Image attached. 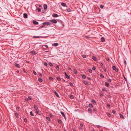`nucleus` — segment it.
Returning <instances> with one entry per match:
<instances>
[{
    "instance_id": "nucleus-5",
    "label": "nucleus",
    "mask_w": 131,
    "mask_h": 131,
    "mask_svg": "<svg viewBox=\"0 0 131 131\" xmlns=\"http://www.w3.org/2000/svg\"><path fill=\"white\" fill-rule=\"evenodd\" d=\"M24 17L25 18H27L28 17V15L26 13H25L24 14H23Z\"/></svg>"
},
{
    "instance_id": "nucleus-51",
    "label": "nucleus",
    "mask_w": 131,
    "mask_h": 131,
    "mask_svg": "<svg viewBox=\"0 0 131 131\" xmlns=\"http://www.w3.org/2000/svg\"><path fill=\"white\" fill-rule=\"evenodd\" d=\"M25 100L26 101H28V98H26L25 99Z\"/></svg>"
},
{
    "instance_id": "nucleus-23",
    "label": "nucleus",
    "mask_w": 131,
    "mask_h": 131,
    "mask_svg": "<svg viewBox=\"0 0 131 131\" xmlns=\"http://www.w3.org/2000/svg\"><path fill=\"white\" fill-rule=\"evenodd\" d=\"M89 106L91 108H92L93 107V105L91 104H89Z\"/></svg>"
},
{
    "instance_id": "nucleus-45",
    "label": "nucleus",
    "mask_w": 131,
    "mask_h": 131,
    "mask_svg": "<svg viewBox=\"0 0 131 131\" xmlns=\"http://www.w3.org/2000/svg\"><path fill=\"white\" fill-rule=\"evenodd\" d=\"M33 73L35 75H36L37 74L36 73L35 71H33Z\"/></svg>"
},
{
    "instance_id": "nucleus-29",
    "label": "nucleus",
    "mask_w": 131,
    "mask_h": 131,
    "mask_svg": "<svg viewBox=\"0 0 131 131\" xmlns=\"http://www.w3.org/2000/svg\"><path fill=\"white\" fill-rule=\"evenodd\" d=\"M33 37L34 38H39L40 37L38 36H33Z\"/></svg>"
},
{
    "instance_id": "nucleus-41",
    "label": "nucleus",
    "mask_w": 131,
    "mask_h": 131,
    "mask_svg": "<svg viewBox=\"0 0 131 131\" xmlns=\"http://www.w3.org/2000/svg\"><path fill=\"white\" fill-rule=\"evenodd\" d=\"M124 64L125 65H126V61L125 60H124Z\"/></svg>"
},
{
    "instance_id": "nucleus-2",
    "label": "nucleus",
    "mask_w": 131,
    "mask_h": 131,
    "mask_svg": "<svg viewBox=\"0 0 131 131\" xmlns=\"http://www.w3.org/2000/svg\"><path fill=\"white\" fill-rule=\"evenodd\" d=\"M112 69L113 70H115L116 72H117L118 71V69L115 66H113Z\"/></svg>"
},
{
    "instance_id": "nucleus-57",
    "label": "nucleus",
    "mask_w": 131,
    "mask_h": 131,
    "mask_svg": "<svg viewBox=\"0 0 131 131\" xmlns=\"http://www.w3.org/2000/svg\"><path fill=\"white\" fill-rule=\"evenodd\" d=\"M112 112L113 114H115V111L114 110H112Z\"/></svg>"
},
{
    "instance_id": "nucleus-60",
    "label": "nucleus",
    "mask_w": 131,
    "mask_h": 131,
    "mask_svg": "<svg viewBox=\"0 0 131 131\" xmlns=\"http://www.w3.org/2000/svg\"><path fill=\"white\" fill-rule=\"evenodd\" d=\"M16 110H17L19 111V107H17L16 108Z\"/></svg>"
},
{
    "instance_id": "nucleus-30",
    "label": "nucleus",
    "mask_w": 131,
    "mask_h": 131,
    "mask_svg": "<svg viewBox=\"0 0 131 131\" xmlns=\"http://www.w3.org/2000/svg\"><path fill=\"white\" fill-rule=\"evenodd\" d=\"M82 77L84 79H85L86 78V76L84 75H82Z\"/></svg>"
},
{
    "instance_id": "nucleus-12",
    "label": "nucleus",
    "mask_w": 131,
    "mask_h": 131,
    "mask_svg": "<svg viewBox=\"0 0 131 131\" xmlns=\"http://www.w3.org/2000/svg\"><path fill=\"white\" fill-rule=\"evenodd\" d=\"M101 41L102 42H104L105 41V39L104 37H102L101 38Z\"/></svg>"
},
{
    "instance_id": "nucleus-64",
    "label": "nucleus",
    "mask_w": 131,
    "mask_h": 131,
    "mask_svg": "<svg viewBox=\"0 0 131 131\" xmlns=\"http://www.w3.org/2000/svg\"><path fill=\"white\" fill-rule=\"evenodd\" d=\"M23 71H24L25 72V73H26V71H25V69H23Z\"/></svg>"
},
{
    "instance_id": "nucleus-14",
    "label": "nucleus",
    "mask_w": 131,
    "mask_h": 131,
    "mask_svg": "<svg viewBox=\"0 0 131 131\" xmlns=\"http://www.w3.org/2000/svg\"><path fill=\"white\" fill-rule=\"evenodd\" d=\"M105 85L106 86L108 87L109 85V84L108 82H105Z\"/></svg>"
},
{
    "instance_id": "nucleus-49",
    "label": "nucleus",
    "mask_w": 131,
    "mask_h": 131,
    "mask_svg": "<svg viewBox=\"0 0 131 131\" xmlns=\"http://www.w3.org/2000/svg\"><path fill=\"white\" fill-rule=\"evenodd\" d=\"M50 117L51 118H52V117H53V115L52 114H50Z\"/></svg>"
},
{
    "instance_id": "nucleus-36",
    "label": "nucleus",
    "mask_w": 131,
    "mask_h": 131,
    "mask_svg": "<svg viewBox=\"0 0 131 131\" xmlns=\"http://www.w3.org/2000/svg\"><path fill=\"white\" fill-rule=\"evenodd\" d=\"M30 114L31 116H34L32 112L31 111L30 112Z\"/></svg>"
},
{
    "instance_id": "nucleus-7",
    "label": "nucleus",
    "mask_w": 131,
    "mask_h": 131,
    "mask_svg": "<svg viewBox=\"0 0 131 131\" xmlns=\"http://www.w3.org/2000/svg\"><path fill=\"white\" fill-rule=\"evenodd\" d=\"M47 6L46 4H44L43 5V8L45 11H46L47 8Z\"/></svg>"
},
{
    "instance_id": "nucleus-18",
    "label": "nucleus",
    "mask_w": 131,
    "mask_h": 131,
    "mask_svg": "<svg viewBox=\"0 0 131 131\" xmlns=\"http://www.w3.org/2000/svg\"><path fill=\"white\" fill-rule=\"evenodd\" d=\"M83 82L86 85H89L88 83L85 81H83Z\"/></svg>"
},
{
    "instance_id": "nucleus-13",
    "label": "nucleus",
    "mask_w": 131,
    "mask_h": 131,
    "mask_svg": "<svg viewBox=\"0 0 131 131\" xmlns=\"http://www.w3.org/2000/svg\"><path fill=\"white\" fill-rule=\"evenodd\" d=\"M120 117L122 119H123L124 118L122 114L121 113H120L119 114Z\"/></svg>"
},
{
    "instance_id": "nucleus-8",
    "label": "nucleus",
    "mask_w": 131,
    "mask_h": 131,
    "mask_svg": "<svg viewBox=\"0 0 131 131\" xmlns=\"http://www.w3.org/2000/svg\"><path fill=\"white\" fill-rule=\"evenodd\" d=\"M33 24L35 25H38V22L35 20L33 21Z\"/></svg>"
},
{
    "instance_id": "nucleus-59",
    "label": "nucleus",
    "mask_w": 131,
    "mask_h": 131,
    "mask_svg": "<svg viewBox=\"0 0 131 131\" xmlns=\"http://www.w3.org/2000/svg\"><path fill=\"white\" fill-rule=\"evenodd\" d=\"M96 109L95 108H94V109H93V111L94 112H95L96 111Z\"/></svg>"
},
{
    "instance_id": "nucleus-62",
    "label": "nucleus",
    "mask_w": 131,
    "mask_h": 131,
    "mask_svg": "<svg viewBox=\"0 0 131 131\" xmlns=\"http://www.w3.org/2000/svg\"><path fill=\"white\" fill-rule=\"evenodd\" d=\"M39 113V112L38 111H36V114H38V113Z\"/></svg>"
},
{
    "instance_id": "nucleus-15",
    "label": "nucleus",
    "mask_w": 131,
    "mask_h": 131,
    "mask_svg": "<svg viewBox=\"0 0 131 131\" xmlns=\"http://www.w3.org/2000/svg\"><path fill=\"white\" fill-rule=\"evenodd\" d=\"M61 5L63 7H66L67 6L66 3H62L61 4Z\"/></svg>"
},
{
    "instance_id": "nucleus-43",
    "label": "nucleus",
    "mask_w": 131,
    "mask_h": 131,
    "mask_svg": "<svg viewBox=\"0 0 131 131\" xmlns=\"http://www.w3.org/2000/svg\"><path fill=\"white\" fill-rule=\"evenodd\" d=\"M103 6L102 5H101L100 6V7L102 9L103 7Z\"/></svg>"
},
{
    "instance_id": "nucleus-21",
    "label": "nucleus",
    "mask_w": 131,
    "mask_h": 131,
    "mask_svg": "<svg viewBox=\"0 0 131 131\" xmlns=\"http://www.w3.org/2000/svg\"><path fill=\"white\" fill-rule=\"evenodd\" d=\"M38 81L39 82H42V79L39 78L38 79Z\"/></svg>"
},
{
    "instance_id": "nucleus-17",
    "label": "nucleus",
    "mask_w": 131,
    "mask_h": 131,
    "mask_svg": "<svg viewBox=\"0 0 131 131\" xmlns=\"http://www.w3.org/2000/svg\"><path fill=\"white\" fill-rule=\"evenodd\" d=\"M58 45V43H55L53 44V45L55 46H57Z\"/></svg>"
},
{
    "instance_id": "nucleus-34",
    "label": "nucleus",
    "mask_w": 131,
    "mask_h": 131,
    "mask_svg": "<svg viewBox=\"0 0 131 131\" xmlns=\"http://www.w3.org/2000/svg\"><path fill=\"white\" fill-rule=\"evenodd\" d=\"M57 79L59 81H60L61 80V79L60 77H58L57 78Z\"/></svg>"
},
{
    "instance_id": "nucleus-25",
    "label": "nucleus",
    "mask_w": 131,
    "mask_h": 131,
    "mask_svg": "<svg viewBox=\"0 0 131 131\" xmlns=\"http://www.w3.org/2000/svg\"><path fill=\"white\" fill-rule=\"evenodd\" d=\"M100 95L101 97H102L103 96L104 94L102 93L101 92L100 94Z\"/></svg>"
},
{
    "instance_id": "nucleus-46",
    "label": "nucleus",
    "mask_w": 131,
    "mask_h": 131,
    "mask_svg": "<svg viewBox=\"0 0 131 131\" xmlns=\"http://www.w3.org/2000/svg\"><path fill=\"white\" fill-rule=\"evenodd\" d=\"M28 99L30 100H31L32 99L31 97L30 96H29L28 97Z\"/></svg>"
},
{
    "instance_id": "nucleus-53",
    "label": "nucleus",
    "mask_w": 131,
    "mask_h": 131,
    "mask_svg": "<svg viewBox=\"0 0 131 131\" xmlns=\"http://www.w3.org/2000/svg\"><path fill=\"white\" fill-rule=\"evenodd\" d=\"M44 46L46 48H48V45H44Z\"/></svg>"
},
{
    "instance_id": "nucleus-44",
    "label": "nucleus",
    "mask_w": 131,
    "mask_h": 131,
    "mask_svg": "<svg viewBox=\"0 0 131 131\" xmlns=\"http://www.w3.org/2000/svg\"><path fill=\"white\" fill-rule=\"evenodd\" d=\"M24 121L25 122H27V120L26 118H25L24 119Z\"/></svg>"
},
{
    "instance_id": "nucleus-28",
    "label": "nucleus",
    "mask_w": 131,
    "mask_h": 131,
    "mask_svg": "<svg viewBox=\"0 0 131 131\" xmlns=\"http://www.w3.org/2000/svg\"><path fill=\"white\" fill-rule=\"evenodd\" d=\"M100 77L102 78H104V76L102 74H100Z\"/></svg>"
},
{
    "instance_id": "nucleus-35",
    "label": "nucleus",
    "mask_w": 131,
    "mask_h": 131,
    "mask_svg": "<svg viewBox=\"0 0 131 131\" xmlns=\"http://www.w3.org/2000/svg\"><path fill=\"white\" fill-rule=\"evenodd\" d=\"M74 71L75 73V74H76L77 73V71L75 69H74Z\"/></svg>"
},
{
    "instance_id": "nucleus-27",
    "label": "nucleus",
    "mask_w": 131,
    "mask_h": 131,
    "mask_svg": "<svg viewBox=\"0 0 131 131\" xmlns=\"http://www.w3.org/2000/svg\"><path fill=\"white\" fill-rule=\"evenodd\" d=\"M37 10L38 12H40L41 11V9L39 8H37Z\"/></svg>"
},
{
    "instance_id": "nucleus-33",
    "label": "nucleus",
    "mask_w": 131,
    "mask_h": 131,
    "mask_svg": "<svg viewBox=\"0 0 131 131\" xmlns=\"http://www.w3.org/2000/svg\"><path fill=\"white\" fill-rule=\"evenodd\" d=\"M56 69L57 70L59 71V66H57Z\"/></svg>"
},
{
    "instance_id": "nucleus-24",
    "label": "nucleus",
    "mask_w": 131,
    "mask_h": 131,
    "mask_svg": "<svg viewBox=\"0 0 131 131\" xmlns=\"http://www.w3.org/2000/svg\"><path fill=\"white\" fill-rule=\"evenodd\" d=\"M58 122L59 123V124H61L62 123V122L61 121V119H59L58 120Z\"/></svg>"
},
{
    "instance_id": "nucleus-39",
    "label": "nucleus",
    "mask_w": 131,
    "mask_h": 131,
    "mask_svg": "<svg viewBox=\"0 0 131 131\" xmlns=\"http://www.w3.org/2000/svg\"><path fill=\"white\" fill-rule=\"evenodd\" d=\"M88 70L89 72L91 73H92V70L91 69H89Z\"/></svg>"
},
{
    "instance_id": "nucleus-40",
    "label": "nucleus",
    "mask_w": 131,
    "mask_h": 131,
    "mask_svg": "<svg viewBox=\"0 0 131 131\" xmlns=\"http://www.w3.org/2000/svg\"><path fill=\"white\" fill-rule=\"evenodd\" d=\"M69 84L71 87H72L73 86V85L72 83L71 82H70Z\"/></svg>"
},
{
    "instance_id": "nucleus-11",
    "label": "nucleus",
    "mask_w": 131,
    "mask_h": 131,
    "mask_svg": "<svg viewBox=\"0 0 131 131\" xmlns=\"http://www.w3.org/2000/svg\"><path fill=\"white\" fill-rule=\"evenodd\" d=\"M34 107L35 111H37L38 110V108L36 105H34Z\"/></svg>"
},
{
    "instance_id": "nucleus-38",
    "label": "nucleus",
    "mask_w": 131,
    "mask_h": 131,
    "mask_svg": "<svg viewBox=\"0 0 131 131\" xmlns=\"http://www.w3.org/2000/svg\"><path fill=\"white\" fill-rule=\"evenodd\" d=\"M70 98L72 99H73L74 98L73 96L72 95H70Z\"/></svg>"
},
{
    "instance_id": "nucleus-54",
    "label": "nucleus",
    "mask_w": 131,
    "mask_h": 131,
    "mask_svg": "<svg viewBox=\"0 0 131 131\" xmlns=\"http://www.w3.org/2000/svg\"><path fill=\"white\" fill-rule=\"evenodd\" d=\"M49 66H52V64L50 62L49 63Z\"/></svg>"
},
{
    "instance_id": "nucleus-48",
    "label": "nucleus",
    "mask_w": 131,
    "mask_h": 131,
    "mask_svg": "<svg viewBox=\"0 0 131 131\" xmlns=\"http://www.w3.org/2000/svg\"><path fill=\"white\" fill-rule=\"evenodd\" d=\"M44 63L45 66H47V62H44Z\"/></svg>"
},
{
    "instance_id": "nucleus-3",
    "label": "nucleus",
    "mask_w": 131,
    "mask_h": 131,
    "mask_svg": "<svg viewBox=\"0 0 131 131\" xmlns=\"http://www.w3.org/2000/svg\"><path fill=\"white\" fill-rule=\"evenodd\" d=\"M49 21L51 22L54 24H56L57 23V21L55 19H51Z\"/></svg>"
},
{
    "instance_id": "nucleus-42",
    "label": "nucleus",
    "mask_w": 131,
    "mask_h": 131,
    "mask_svg": "<svg viewBox=\"0 0 131 131\" xmlns=\"http://www.w3.org/2000/svg\"><path fill=\"white\" fill-rule=\"evenodd\" d=\"M96 68L95 67H93L92 68V69L93 70H95Z\"/></svg>"
},
{
    "instance_id": "nucleus-26",
    "label": "nucleus",
    "mask_w": 131,
    "mask_h": 131,
    "mask_svg": "<svg viewBox=\"0 0 131 131\" xmlns=\"http://www.w3.org/2000/svg\"><path fill=\"white\" fill-rule=\"evenodd\" d=\"M15 116L17 118H19V116H18V114L16 113H15Z\"/></svg>"
},
{
    "instance_id": "nucleus-1",
    "label": "nucleus",
    "mask_w": 131,
    "mask_h": 131,
    "mask_svg": "<svg viewBox=\"0 0 131 131\" xmlns=\"http://www.w3.org/2000/svg\"><path fill=\"white\" fill-rule=\"evenodd\" d=\"M43 24V25L45 26H48V25H50L52 23H50L49 22H45L44 23H42Z\"/></svg>"
},
{
    "instance_id": "nucleus-9",
    "label": "nucleus",
    "mask_w": 131,
    "mask_h": 131,
    "mask_svg": "<svg viewBox=\"0 0 131 131\" xmlns=\"http://www.w3.org/2000/svg\"><path fill=\"white\" fill-rule=\"evenodd\" d=\"M52 16L54 17H58V15L56 14H54L52 15Z\"/></svg>"
},
{
    "instance_id": "nucleus-58",
    "label": "nucleus",
    "mask_w": 131,
    "mask_h": 131,
    "mask_svg": "<svg viewBox=\"0 0 131 131\" xmlns=\"http://www.w3.org/2000/svg\"><path fill=\"white\" fill-rule=\"evenodd\" d=\"M108 81L109 82H111V79H109L108 80Z\"/></svg>"
},
{
    "instance_id": "nucleus-63",
    "label": "nucleus",
    "mask_w": 131,
    "mask_h": 131,
    "mask_svg": "<svg viewBox=\"0 0 131 131\" xmlns=\"http://www.w3.org/2000/svg\"><path fill=\"white\" fill-rule=\"evenodd\" d=\"M81 127H82L83 126V125L82 124H80Z\"/></svg>"
},
{
    "instance_id": "nucleus-19",
    "label": "nucleus",
    "mask_w": 131,
    "mask_h": 131,
    "mask_svg": "<svg viewBox=\"0 0 131 131\" xmlns=\"http://www.w3.org/2000/svg\"><path fill=\"white\" fill-rule=\"evenodd\" d=\"M54 93H55V95H56L57 96V97H59V96L57 92H56V91H55L54 92Z\"/></svg>"
},
{
    "instance_id": "nucleus-47",
    "label": "nucleus",
    "mask_w": 131,
    "mask_h": 131,
    "mask_svg": "<svg viewBox=\"0 0 131 131\" xmlns=\"http://www.w3.org/2000/svg\"><path fill=\"white\" fill-rule=\"evenodd\" d=\"M92 102L93 103H96V102L94 100V99H92Z\"/></svg>"
},
{
    "instance_id": "nucleus-56",
    "label": "nucleus",
    "mask_w": 131,
    "mask_h": 131,
    "mask_svg": "<svg viewBox=\"0 0 131 131\" xmlns=\"http://www.w3.org/2000/svg\"><path fill=\"white\" fill-rule=\"evenodd\" d=\"M107 106L108 107H110V105L108 104H107Z\"/></svg>"
},
{
    "instance_id": "nucleus-37",
    "label": "nucleus",
    "mask_w": 131,
    "mask_h": 131,
    "mask_svg": "<svg viewBox=\"0 0 131 131\" xmlns=\"http://www.w3.org/2000/svg\"><path fill=\"white\" fill-rule=\"evenodd\" d=\"M67 11L68 12H70L71 11V10L70 8L68 9Z\"/></svg>"
},
{
    "instance_id": "nucleus-22",
    "label": "nucleus",
    "mask_w": 131,
    "mask_h": 131,
    "mask_svg": "<svg viewBox=\"0 0 131 131\" xmlns=\"http://www.w3.org/2000/svg\"><path fill=\"white\" fill-rule=\"evenodd\" d=\"M46 119L48 121H50V118L49 117H46Z\"/></svg>"
},
{
    "instance_id": "nucleus-6",
    "label": "nucleus",
    "mask_w": 131,
    "mask_h": 131,
    "mask_svg": "<svg viewBox=\"0 0 131 131\" xmlns=\"http://www.w3.org/2000/svg\"><path fill=\"white\" fill-rule=\"evenodd\" d=\"M30 53L31 54L33 55H35L37 54V53L35 51H31L30 52Z\"/></svg>"
},
{
    "instance_id": "nucleus-10",
    "label": "nucleus",
    "mask_w": 131,
    "mask_h": 131,
    "mask_svg": "<svg viewBox=\"0 0 131 131\" xmlns=\"http://www.w3.org/2000/svg\"><path fill=\"white\" fill-rule=\"evenodd\" d=\"M61 114L63 116V117L65 119L66 118V116L65 115L64 113V112H61Z\"/></svg>"
},
{
    "instance_id": "nucleus-52",
    "label": "nucleus",
    "mask_w": 131,
    "mask_h": 131,
    "mask_svg": "<svg viewBox=\"0 0 131 131\" xmlns=\"http://www.w3.org/2000/svg\"><path fill=\"white\" fill-rule=\"evenodd\" d=\"M106 60H107V61H109L110 60V58H106Z\"/></svg>"
},
{
    "instance_id": "nucleus-55",
    "label": "nucleus",
    "mask_w": 131,
    "mask_h": 131,
    "mask_svg": "<svg viewBox=\"0 0 131 131\" xmlns=\"http://www.w3.org/2000/svg\"><path fill=\"white\" fill-rule=\"evenodd\" d=\"M102 91H107L105 89V88H104L102 89Z\"/></svg>"
},
{
    "instance_id": "nucleus-16",
    "label": "nucleus",
    "mask_w": 131,
    "mask_h": 131,
    "mask_svg": "<svg viewBox=\"0 0 131 131\" xmlns=\"http://www.w3.org/2000/svg\"><path fill=\"white\" fill-rule=\"evenodd\" d=\"M92 59L95 61H96L97 60V59L94 56H93L92 57Z\"/></svg>"
},
{
    "instance_id": "nucleus-20",
    "label": "nucleus",
    "mask_w": 131,
    "mask_h": 131,
    "mask_svg": "<svg viewBox=\"0 0 131 131\" xmlns=\"http://www.w3.org/2000/svg\"><path fill=\"white\" fill-rule=\"evenodd\" d=\"M88 111L89 113H91L92 112V109L90 108H89Z\"/></svg>"
},
{
    "instance_id": "nucleus-31",
    "label": "nucleus",
    "mask_w": 131,
    "mask_h": 131,
    "mask_svg": "<svg viewBox=\"0 0 131 131\" xmlns=\"http://www.w3.org/2000/svg\"><path fill=\"white\" fill-rule=\"evenodd\" d=\"M107 115H108V116L109 117H111V115L109 113H107Z\"/></svg>"
},
{
    "instance_id": "nucleus-50",
    "label": "nucleus",
    "mask_w": 131,
    "mask_h": 131,
    "mask_svg": "<svg viewBox=\"0 0 131 131\" xmlns=\"http://www.w3.org/2000/svg\"><path fill=\"white\" fill-rule=\"evenodd\" d=\"M82 57L84 58H85L86 57V55H82Z\"/></svg>"
},
{
    "instance_id": "nucleus-4",
    "label": "nucleus",
    "mask_w": 131,
    "mask_h": 131,
    "mask_svg": "<svg viewBox=\"0 0 131 131\" xmlns=\"http://www.w3.org/2000/svg\"><path fill=\"white\" fill-rule=\"evenodd\" d=\"M66 77L68 79H70V76L68 75L66 72L64 73Z\"/></svg>"
},
{
    "instance_id": "nucleus-32",
    "label": "nucleus",
    "mask_w": 131,
    "mask_h": 131,
    "mask_svg": "<svg viewBox=\"0 0 131 131\" xmlns=\"http://www.w3.org/2000/svg\"><path fill=\"white\" fill-rule=\"evenodd\" d=\"M49 78V80H50L52 81L53 80V78L52 77H50Z\"/></svg>"
},
{
    "instance_id": "nucleus-61",
    "label": "nucleus",
    "mask_w": 131,
    "mask_h": 131,
    "mask_svg": "<svg viewBox=\"0 0 131 131\" xmlns=\"http://www.w3.org/2000/svg\"><path fill=\"white\" fill-rule=\"evenodd\" d=\"M103 70L105 71V72H106V69L104 68L103 69Z\"/></svg>"
}]
</instances>
